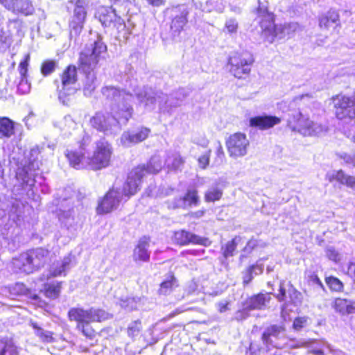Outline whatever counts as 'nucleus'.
Listing matches in <instances>:
<instances>
[{"label":"nucleus","instance_id":"obj_1","mask_svg":"<svg viewBox=\"0 0 355 355\" xmlns=\"http://www.w3.org/2000/svg\"><path fill=\"white\" fill-rule=\"evenodd\" d=\"M107 46L102 41V37L97 35L89 44L86 45L79 56V66L85 74L83 83L85 96H89L98 85L95 69L100 62L105 59Z\"/></svg>","mask_w":355,"mask_h":355},{"label":"nucleus","instance_id":"obj_2","mask_svg":"<svg viewBox=\"0 0 355 355\" xmlns=\"http://www.w3.org/2000/svg\"><path fill=\"white\" fill-rule=\"evenodd\" d=\"M132 93L136 96L139 103H143L149 110L155 109L158 105L159 112L171 114L173 110L180 105L184 98V90L180 89L168 96L160 91H155L150 87H139L130 83Z\"/></svg>","mask_w":355,"mask_h":355},{"label":"nucleus","instance_id":"obj_3","mask_svg":"<svg viewBox=\"0 0 355 355\" xmlns=\"http://www.w3.org/2000/svg\"><path fill=\"white\" fill-rule=\"evenodd\" d=\"M101 92L106 99L110 102L112 112L119 114L120 112L123 113V123H127L133 111L131 105L133 99L132 94L114 86H105L102 88Z\"/></svg>","mask_w":355,"mask_h":355},{"label":"nucleus","instance_id":"obj_4","mask_svg":"<svg viewBox=\"0 0 355 355\" xmlns=\"http://www.w3.org/2000/svg\"><path fill=\"white\" fill-rule=\"evenodd\" d=\"M49 250L38 248L21 254L13 259L12 264L15 272L29 274L43 266L48 260Z\"/></svg>","mask_w":355,"mask_h":355},{"label":"nucleus","instance_id":"obj_5","mask_svg":"<svg viewBox=\"0 0 355 355\" xmlns=\"http://www.w3.org/2000/svg\"><path fill=\"white\" fill-rule=\"evenodd\" d=\"M114 114V115L109 112H97L90 119V124L105 135H116L121 131V125L126 123H123V113Z\"/></svg>","mask_w":355,"mask_h":355},{"label":"nucleus","instance_id":"obj_6","mask_svg":"<svg viewBox=\"0 0 355 355\" xmlns=\"http://www.w3.org/2000/svg\"><path fill=\"white\" fill-rule=\"evenodd\" d=\"M162 161L159 155L153 156L146 164L139 165L133 168L127 178V186H130V193H136L142 178L148 174H155L162 168Z\"/></svg>","mask_w":355,"mask_h":355},{"label":"nucleus","instance_id":"obj_7","mask_svg":"<svg viewBox=\"0 0 355 355\" xmlns=\"http://www.w3.org/2000/svg\"><path fill=\"white\" fill-rule=\"evenodd\" d=\"M126 184L127 180L124 182L122 188L113 187L106 193L97 208L98 213L110 212L116 209L123 200L126 201L130 196L135 194L130 193L131 187H126Z\"/></svg>","mask_w":355,"mask_h":355},{"label":"nucleus","instance_id":"obj_8","mask_svg":"<svg viewBox=\"0 0 355 355\" xmlns=\"http://www.w3.org/2000/svg\"><path fill=\"white\" fill-rule=\"evenodd\" d=\"M61 85L58 86V98L62 104L67 105L70 96L76 92L75 87L78 80L77 68L74 65H69L60 74Z\"/></svg>","mask_w":355,"mask_h":355},{"label":"nucleus","instance_id":"obj_9","mask_svg":"<svg viewBox=\"0 0 355 355\" xmlns=\"http://www.w3.org/2000/svg\"><path fill=\"white\" fill-rule=\"evenodd\" d=\"M288 127L293 132L304 136L318 135L322 132V127L302 114L300 112L292 114L288 119Z\"/></svg>","mask_w":355,"mask_h":355},{"label":"nucleus","instance_id":"obj_10","mask_svg":"<svg viewBox=\"0 0 355 355\" xmlns=\"http://www.w3.org/2000/svg\"><path fill=\"white\" fill-rule=\"evenodd\" d=\"M96 17L98 19L103 26L105 27L114 25L118 30L119 37L127 40L130 31L126 28L123 20L115 12V10L112 7L101 6L98 8Z\"/></svg>","mask_w":355,"mask_h":355},{"label":"nucleus","instance_id":"obj_11","mask_svg":"<svg viewBox=\"0 0 355 355\" xmlns=\"http://www.w3.org/2000/svg\"><path fill=\"white\" fill-rule=\"evenodd\" d=\"M254 62V57L250 52H236L229 58L230 71L235 78H242L250 74Z\"/></svg>","mask_w":355,"mask_h":355},{"label":"nucleus","instance_id":"obj_12","mask_svg":"<svg viewBox=\"0 0 355 355\" xmlns=\"http://www.w3.org/2000/svg\"><path fill=\"white\" fill-rule=\"evenodd\" d=\"M261 27L263 29V37L268 42H272L275 37L282 39L286 36L290 37L299 29L300 26L296 22L275 25L273 21H269V24L264 26L262 21Z\"/></svg>","mask_w":355,"mask_h":355},{"label":"nucleus","instance_id":"obj_13","mask_svg":"<svg viewBox=\"0 0 355 355\" xmlns=\"http://www.w3.org/2000/svg\"><path fill=\"white\" fill-rule=\"evenodd\" d=\"M336 116L339 120H349L355 122V92L349 97L338 95L333 98Z\"/></svg>","mask_w":355,"mask_h":355},{"label":"nucleus","instance_id":"obj_14","mask_svg":"<svg viewBox=\"0 0 355 355\" xmlns=\"http://www.w3.org/2000/svg\"><path fill=\"white\" fill-rule=\"evenodd\" d=\"M112 155V147L104 139L96 143V150L93 156L88 157V166L94 169L98 170L109 165Z\"/></svg>","mask_w":355,"mask_h":355},{"label":"nucleus","instance_id":"obj_15","mask_svg":"<svg viewBox=\"0 0 355 355\" xmlns=\"http://www.w3.org/2000/svg\"><path fill=\"white\" fill-rule=\"evenodd\" d=\"M69 3H74L75 8L71 16L69 28L71 38L76 37L82 31L85 19L86 18V7L88 5L87 0H70Z\"/></svg>","mask_w":355,"mask_h":355},{"label":"nucleus","instance_id":"obj_16","mask_svg":"<svg viewBox=\"0 0 355 355\" xmlns=\"http://www.w3.org/2000/svg\"><path fill=\"white\" fill-rule=\"evenodd\" d=\"M70 320H75L78 324H89L94 322H101L107 318V313L101 309L91 308L85 310L82 308H72L68 312Z\"/></svg>","mask_w":355,"mask_h":355},{"label":"nucleus","instance_id":"obj_17","mask_svg":"<svg viewBox=\"0 0 355 355\" xmlns=\"http://www.w3.org/2000/svg\"><path fill=\"white\" fill-rule=\"evenodd\" d=\"M171 19V33L173 37L179 36L187 24L189 10L186 5H178L166 10Z\"/></svg>","mask_w":355,"mask_h":355},{"label":"nucleus","instance_id":"obj_18","mask_svg":"<svg viewBox=\"0 0 355 355\" xmlns=\"http://www.w3.org/2000/svg\"><path fill=\"white\" fill-rule=\"evenodd\" d=\"M229 155L233 158L245 156L248 153L250 141L245 134L236 132L231 135L225 141Z\"/></svg>","mask_w":355,"mask_h":355},{"label":"nucleus","instance_id":"obj_19","mask_svg":"<svg viewBox=\"0 0 355 355\" xmlns=\"http://www.w3.org/2000/svg\"><path fill=\"white\" fill-rule=\"evenodd\" d=\"M200 202L198 191L196 189H188L184 196L175 197L167 201L168 209H188L196 207Z\"/></svg>","mask_w":355,"mask_h":355},{"label":"nucleus","instance_id":"obj_20","mask_svg":"<svg viewBox=\"0 0 355 355\" xmlns=\"http://www.w3.org/2000/svg\"><path fill=\"white\" fill-rule=\"evenodd\" d=\"M174 241L180 245H186L192 243L207 247L211 243L208 238L201 237L186 230L175 232L174 234Z\"/></svg>","mask_w":355,"mask_h":355},{"label":"nucleus","instance_id":"obj_21","mask_svg":"<svg viewBox=\"0 0 355 355\" xmlns=\"http://www.w3.org/2000/svg\"><path fill=\"white\" fill-rule=\"evenodd\" d=\"M150 133V130L141 128L137 130L125 131L120 138L121 144L124 147H130L145 140Z\"/></svg>","mask_w":355,"mask_h":355},{"label":"nucleus","instance_id":"obj_22","mask_svg":"<svg viewBox=\"0 0 355 355\" xmlns=\"http://www.w3.org/2000/svg\"><path fill=\"white\" fill-rule=\"evenodd\" d=\"M275 297L279 302L288 300L294 304H300L302 302V294L291 284H288V288H286L284 282L280 283L279 293L275 295Z\"/></svg>","mask_w":355,"mask_h":355},{"label":"nucleus","instance_id":"obj_23","mask_svg":"<svg viewBox=\"0 0 355 355\" xmlns=\"http://www.w3.org/2000/svg\"><path fill=\"white\" fill-rule=\"evenodd\" d=\"M84 154V148L82 146L79 150H67L64 153L70 166L76 169L88 166V158H86Z\"/></svg>","mask_w":355,"mask_h":355},{"label":"nucleus","instance_id":"obj_24","mask_svg":"<svg viewBox=\"0 0 355 355\" xmlns=\"http://www.w3.org/2000/svg\"><path fill=\"white\" fill-rule=\"evenodd\" d=\"M339 26V15L336 10H330L319 19V26L324 31H334Z\"/></svg>","mask_w":355,"mask_h":355},{"label":"nucleus","instance_id":"obj_25","mask_svg":"<svg viewBox=\"0 0 355 355\" xmlns=\"http://www.w3.org/2000/svg\"><path fill=\"white\" fill-rule=\"evenodd\" d=\"M281 119L275 116L261 115L250 119V125L259 130H268L279 124Z\"/></svg>","mask_w":355,"mask_h":355},{"label":"nucleus","instance_id":"obj_26","mask_svg":"<svg viewBox=\"0 0 355 355\" xmlns=\"http://www.w3.org/2000/svg\"><path fill=\"white\" fill-rule=\"evenodd\" d=\"M270 300V293H259L246 300L245 307L251 311L264 309Z\"/></svg>","mask_w":355,"mask_h":355},{"label":"nucleus","instance_id":"obj_27","mask_svg":"<svg viewBox=\"0 0 355 355\" xmlns=\"http://www.w3.org/2000/svg\"><path fill=\"white\" fill-rule=\"evenodd\" d=\"M36 168H39V162L36 161L30 162L28 166L22 168H18L16 173L17 178L21 180L22 182L26 185L33 186L35 180L34 178H31L32 176H35V173H33L32 171H35Z\"/></svg>","mask_w":355,"mask_h":355},{"label":"nucleus","instance_id":"obj_28","mask_svg":"<svg viewBox=\"0 0 355 355\" xmlns=\"http://www.w3.org/2000/svg\"><path fill=\"white\" fill-rule=\"evenodd\" d=\"M149 239L147 237L141 238L136 245L134 252L133 259L135 261H148L150 259Z\"/></svg>","mask_w":355,"mask_h":355},{"label":"nucleus","instance_id":"obj_29","mask_svg":"<svg viewBox=\"0 0 355 355\" xmlns=\"http://www.w3.org/2000/svg\"><path fill=\"white\" fill-rule=\"evenodd\" d=\"M335 311L342 315L355 314V301L336 298L333 305Z\"/></svg>","mask_w":355,"mask_h":355},{"label":"nucleus","instance_id":"obj_30","mask_svg":"<svg viewBox=\"0 0 355 355\" xmlns=\"http://www.w3.org/2000/svg\"><path fill=\"white\" fill-rule=\"evenodd\" d=\"M71 263V257L68 255L64 259L56 263H54L50 268L49 272L52 277L65 275L66 272L69 270Z\"/></svg>","mask_w":355,"mask_h":355},{"label":"nucleus","instance_id":"obj_31","mask_svg":"<svg viewBox=\"0 0 355 355\" xmlns=\"http://www.w3.org/2000/svg\"><path fill=\"white\" fill-rule=\"evenodd\" d=\"M13 8L10 10L14 13H20L26 16L33 14L35 8L29 0H15Z\"/></svg>","mask_w":355,"mask_h":355},{"label":"nucleus","instance_id":"obj_32","mask_svg":"<svg viewBox=\"0 0 355 355\" xmlns=\"http://www.w3.org/2000/svg\"><path fill=\"white\" fill-rule=\"evenodd\" d=\"M76 125V121L69 115L64 116L61 120L55 123V126L58 127L65 136L71 135Z\"/></svg>","mask_w":355,"mask_h":355},{"label":"nucleus","instance_id":"obj_33","mask_svg":"<svg viewBox=\"0 0 355 355\" xmlns=\"http://www.w3.org/2000/svg\"><path fill=\"white\" fill-rule=\"evenodd\" d=\"M19 349L12 339L0 338V355H19Z\"/></svg>","mask_w":355,"mask_h":355},{"label":"nucleus","instance_id":"obj_34","mask_svg":"<svg viewBox=\"0 0 355 355\" xmlns=\"http://www.w3.org/2000/svg\"><path fill=\"white\" fill-rule=\"evenodd\" d=\"M15 134V123L8 117H0V139L10 138Z\"/></svg>","mask_w":355,"mask_h":355},{"label":"nucleus","instance_id":"obj_35","mask_svg":"<svg viewBox=\"0 0 355 355\" xmlns=\"http://www.w3.org/2000/svg\"><path fill=\"white\" fill-rule=\"evenodd\" d=\"M241 238L240 236H235L231 241L227 242L225 245L221 246V252L225 259L233 257L236 251L238 244L240 243Z\"/></svg>","mask_w":355,"mask_h":355},{"label":"nucleus","instance_id":"obj_36","mask_svg":"<svg viewBox=\"0 0 355 355\" xmlns=\"http://www.w3.org/2000/svg\"><path fill=\"white\" fill-rule=\"evenodd\" d=\"M268 3L267 1H261L260 0H258L257 12L260 17L263 18V19L261 21L260 23L263 21L264 26L269 24V21H272L273 19L272 14L268 11Z\"/></svg>","mask_w":355,"mask_h":355},{"label":"nucleus","instance_id":"obj_37","mask_svg":"<svg viewBox=\"0 0 355 355\" xmlns=\"http://www.w3.org/2000/svg\"><path fill=\"white\" fill-rule=\"evenodd\" d=\"M333 178L355 190V177L346 174L343 170L336 171L333 174Z\"/></svg>","mask_w":355,"mask_h":355},{"label":"nucleus","instance_id":"obj_38","mask_svg":"<svg viewBox=\"0 0 355 355\" xmlns=\"http://www.w3.org/2000/svg\"><path fill=\"white\" fill-rule=\"evenodd\" d=\"M19 215L9 214L8 216H3L0 218V228L1 230L9 231L14 225L17 226V220L19 219Z\"/></svg>","mask_w":355,"mask_h":355},{"label":"nucleus","instance_id":"obj_39","mask_svg":"<svg viewBox=\"0 0 355 355\" xmlns=\"http://www.w3.org/2000/svg\"><path fill=\"white\" fill-rule=\"evenodd\" d=\"M144 300V298L141 297H129L125 300H121L120 305L122 308L128 311H133L141 307Z\"/></svg>","mask_w":355,"mask_h":355},{"label":"nucleus","instance_id":"obj_40","mask_svg":"<svg viewBox=\"0 0 355 355\" xmlns=\"http://www.w3.org/2000/svg\"><path fill=\"white\" fill-rule=\"evenodd\" d=\"M178 281L173 275H170L160 284L159 293L162 295L169 294L175 287L178 286Z\"/></svg>","mask_w":355,"mask_h":355},{"label":"nucleus","instance_id":"obj_41","mask_svg":"<svg viewBox=\"0 0 355 355\" xmlns=\"http://www.w3.org/2000/svg\"><path fill=\"white\" fill-rule=\"evenodd\" d=\"M184 163L183 159L178 153H171L167 155L165 165L170 169H178Z\"/></svg>","mask_w":355,"mask_h":355},{"label":"nucleus","instance_id":"obj_42","mask_svg":"<svg viewBox=\"0 0 355 355\" xmlns=\"http://www.w3.org/2000/svg\"><path fill=\"white\" fill-rule=\"evenodd\" d=\"M284 331L282 326L272 325L267 328L262 335V340L266 343H270V337H277Z\"/></svg>","mask_w":355,"mask_h":355},{"label":"nucleus","instance_id":"obj_43","mask_svg":"<svg viewBox=\"0 0 355 355\" xmlns=\"http://www.w3.org/2000/svg\"><path fill=\"white\" fill-rule=\"evenodd\" d=\"M32 327L35 330L36 336H38L42 342L51 343L53 341V338L51 331L43 329L36 323H32Z\"/></svg>","mask_w":355,"mask_h":355},{"label":"nucleus","instance_id":"obj_44","mask_svg":"<svg viewBox=\"0 0 355 355\" xmlns=\"http://www.w3.org/2000/svg\"><path fill=\"white\" fill-rule=\"evenodd\" d=\"M258 270L259 272H263V266L257 263L255 265L249 266L243 273V282L244 284H248L253 279V270Z\"/></svg>","mask_w":355,"mask_h":355},{"label":"nucleus","instance_id":"obj_45","mask_svg":"<svg viewBox=\"0 0 355 355\" xmlns=\"http://www.w3.org/2000/svg\"><path fill=\"white\" fill-rule=\"evenodd\" d=\"M60 289V283L47 284L44 286V294L49 298L55 299L59 296Z\"/></svg>","mask_w":355,"mask_h":355},{"label":"nucleus","instance_id":"obj_46","mask_svg":"<svg viewBox=\"0 0 355 355\" xmlns=\"http://www.w3.org/2000/svg\"><path fill=\"white\" fill-rule=\"evenodd\" d=\"M12 43V35L9 33L0 31V52H6Z\"/></svg>","mask_w":355,"mask_h":355},{"label":"nucleus","instance_id":"obj_47","mask_svg":"<svg viewBox=\"0 0 355 355\" xmlns=\"http://www.w3.org/2000/svg\"><path fill=\"white\" fill-rule=\"evenodd\" d=\"M58 67V62L55 60H47L41 65V73L44 76H48L53 73Z\"/></svg>","mask_w":355,"mask_h":355},{"label":"nucleus","instance_id":"obj_48","mask_svg":"<svg viewBox=\"0 0 355 355\" xmlns=\"http://www.w3.org/2000/svg\"><path fill=\"white\" fill-rule=\"evenodd\" d=\"M223 191L218 187L209 188L205 193V199L207 202H214L220 199Z\"/></svg>","mask_w":355,"mask_h":355},{"label":"nucleus","instance_id":"obj_49","mask_svg":"<svg viewBox=\"0 0 355 355\" xmlns=\"http://www.w3.org/2000/svg\"><path fill=\"white\" fill-rule=\"evenodd\" d=\"M141 330V322L139 320L132 322L128 327V335L134 338L138 336Z\"/></svg>","mask_w":355,"mask_h":355},{"label":"nucleus","instance_id":"obj_50","mask_svg":"<svg viewBox=\"0 0 355 355\" xmlns=\"http://www.w3.org/2000/svg\"><path fill=\"white\" fill-rule=\"evenodd\" d=\"M326 283L334 291H340L343 288V283L336 277H329L326 278Z\"/></svg>","mask_w":355,"mask_h":355},{"label":"nucleus","instance_id":"obj_51","mask_svg":"<svg viewBox=\"0 0 355 355\" xmlns=\"http://www.w3.org/2000/svg\"><path fill=\"white\" fill-rule=\"evenodd\" d=\"M31 85L28 82L26 77L21 78V80L17 85V90L20 94H25L30 92Z\"/></svg>","mask_w":355,"mask_h":355},{"label":"nucleus","instance_id":"obj_52","mask_svg":"<svg viewBox=\"0 0 355 355\" xmlns=\"http://www.w3.org/2000/svg\"><path fill=\"white\" fill-rule=\"evenodd\" d=\"M238 30V22L234 19H229L225 21L224 31L235 33Z\"/></svg>","mask_w":355,"mask_h":355},{"label":"nucleus","instance_id":"obj_53","mask_svg":"<svg viewBox=\"0 0 355 355\" xmlns=\"http://www.w3.org/2000/svg\"><path fill=\"white\" fill-rule=\"evenodd\" d=\"M339 157L346 165L349 167H355V153H342Z\"/></svg>","mask_w":355,"mask_h":355},{"label":"nucleus","instance_id":"obj_54","mask_svg":"<svg viewBox=\"0 0 355 355\" xmlns=\"http://www.w3.org/2000/svg\"><path fill=\"white\" fill-rule=\"evenodd\" d=\"M77 328L87 338H92L94 336V331L89 327V324H78Z\"/></svg>","mask_w":355,"mask_h":355},{"label":"nucleus","instance_id":"obj_55","mask_svg":"<svg viewBox=\"0 0 355 355\" xmlns=\"http://www.w3.org/2000/svg\"><path fill=\"white\" fill-rule=\"evenodd\" d=\"M211 155V150L206 151L198 159L199 166L205 169L209 163V158Z\"/></svg>","mask_w":355,"mask_h":355},{"label":"nucleus","instance_id":"obj_56","mask_svg":"<svg viewBox=\"0 0 355 355\" xmlns=\"http://www.w3.org/2000/svg\"><path fill=\"white\" fill-rule=\"evenodd\" d=\"M8 27L10 30L15 29L17 33H19L23 27V21L19 19H10L8 21Z\"/></svg>","mask_w":355,"mask_h":355},{"label":"nucleus","instance_id":"obj_57","mask_svg":"<svg viewBox=\"0 0 355 355\" xmlns=\"http://www.w3.org/2000/svg\"><path fill=\"white\" fill-rule=\"evenodd\" d=\"M251 310L246 309L245 303L243 304V308L241 310H239L235 313V319L238 321L243 320L249 316V311Z\"/></svg>","mask_w":355,"mask_h":355},{"label":"nucleus","instance_id":"obj_58","mask_svg":"<svg viewBox=\"0 0 355 355\" xmlns=\"http://www.w3.org/2000/svg\"><path fill=\"white\" fill-rule=\"evenodd\" d=\"M28 59L29 56L28 55L26 59L24 61H21L19 64L20 78L26 77L28 72Z\"/></svg>","mask_w":355,"mask_h":355},{"label":"nucleus","instance_id":"obj_59","mask_svg":"<svg viewBox=\"0 0 355 355\" xmlns=\"http://www.w3.org/2000/svg\"><path fill=\"white\" fill-rule=\"evenodd\" d=\"M306 317H300L295 319L293 326L295 330H300L306 325Z\"/></svg>","mask_w":355,"mask_h":355},{"label":"nucleus","instance_id":"obj_60","mask_svg":"<svg viewBox=\"0 0 355 355\" xmlns=\"http://www.w3.org/2000/svg\"><path fill=\"white\" fill-rule=\"evenodd\" d=\"M216 157L215 162L218 164H221L223 162V159H225V153L220 143H218V144L216 150Z\"/></svg>","mask_w":355,"mask_h":355},{"label":"nucleus","instance_id":"obj_61","mask_svg":"<svg viewBox=\"0 0 355 355\" xmlns=\"http://www.w3.org/2000/svg\"><path fill=\"white\" fill-rule=\"evenodd\" d=\"M324 347L330 350V346L327 344H322L320 347H315L311 349L310 352L314 355H324Z\"/></svg>","mask_w":355,"mask_h":355},{"label":"nucleus","instance_id":"obj_62","mask_svg":"<svg viewBox=\"0 0 355 355\" xmlns=\"http://www.w3.org/2000/svg\"><path fill=\"white\" fill-rule=\"evenodd\" d=\"M326 254L327 257L334 261L339 259V254L333 248H328L326 250Z\"/></svg>","mask_w":355,"mask_h":355},{"label":"nucleus","instance_id":"obj_63","mask_svg":"<svg viewBox=\"0 0 355 355\" xmlns=\"http://www.w3.org/2000/svg\"><path fill=\"white\" fill-rule=\"evenodd\" d=\"M258 244V242L257 240L255 239H250L248 243L246 244V245L245 246V248H243V252L245 253H247V254H249L252 252V250Z\"/></svg>","mask_w":355,"mask_h":355},{"label":"nucleus","instance_id":"obj_64","mask_svg":"<svg viewBox=\"0 0 355 355\" xmlns=\"http://www.w3.org/2000/svg\"><path fill=\"white\" fill-rule=\"evenodd\" d=\"M309 282L310 284H312L313 285H317L320 288H323V284L319 277L315 275L311 274L309 276Z\"/></svg>","mask_w":355,"mask_h":355}]
</instances>
